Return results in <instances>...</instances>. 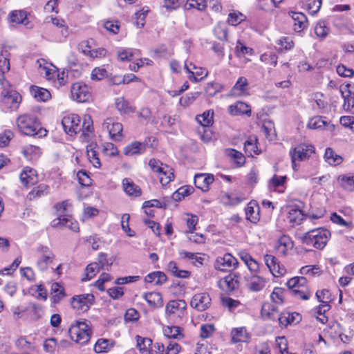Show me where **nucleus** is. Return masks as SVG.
<instances>
[{
	"label": "nucleus",
	"mask_w": 354,
	"mask_h": 354,
	"mask_svg": "<svg viewBox=\"0 0 354 354\" xmlns=\"http://www.w3.org/2000/svg\"><path fill=\"white\" fill-rule=\"evenodd\" d=\"M50 225L53 228L62 229L64 227H68L73 232L79 231L78 223L70 215L66 217H57L51 221Z\"/></svg>",
	"instance_id": "obj_15"
},
{
	"label": "nucleus",
	"mask_w": 354,
	"mask_h": 354,
	"mask_svg": "<svg viewBox=\"0 0 354 354\" xmlns=\"http://www.w3.org/2000/svg\"><path fill=\"white\" fill-rule=\"evenodd\" d=\"M52 299L55 304L59 302L64 297V289L62 285L58 283H53L51 286Z\"/></svg>",
	"instance_id": "obj_46"
},
{
	"label": "nucleus",
	"mask_w": 354,
	"mask_h": 354,
	"mask_svg": "<svg viewBox=\"0 0 354 354\" xmlns=\"http://www.w3.org/2000/svg\"><path fill=\"white\" fill-rule=\"evenodd\" d=\"M341 95L344 99L343 109L349 111L354 106V93L351 90H339Z\"/></svg>",
	"instance_id": "obj_42"
},
{
	"label": "nucleus",
	"mask_w": 354,
	"mask_h": 354,
	"mask_svg": "<svg viewBox=\"0 0 354 354\" xmlns=\"http://www.w3.org/2000/svg\"><path fill=\"white\" fill-rule=\"evenodd\" d=\"M17 125L19 131L26 136H46L47 131L41 127L40 123L35 115L28 113L19 115L17 119Z\"/></svg>",
	"instance_id": "obj_1"
},
{
	"label": "nucleus",
	"mask_w": 354,
	"mask_h": 354,
	"mask_svg": "<svg viewBox=\"0 0 354 354\" xmlns=\"http://www.w3.org/2000/svg\"><path fill=\"white\" fill-rule=\"evenodd\" d=\"M315 152L313 145L300 144L290 151L292 165L294 170H297V161H303L308 159Z\"/></svg>",
	"instance_id": "obj_5"
},
{
	"label": "nucleus",
	"mask_w": 354,
	"mask_h": 354,
	"mask_svg": "<svg viewBox=\"0 0 354 354\" xmlns=\"http://www.w3.org/2000/svg\"><path fill=\"white\" fill-rule=\"evenodd\" d=\"M213 115L214 112L209 110L201 115H198L196 120L201 125V127H209L212 124Z\"/></svg>",
	"instance_id": "obj_47"
},
{
	"label": "nucleus",
	"mask_w": 354,
	"mask_h": 354,
	"mask_svg": "<svg viewBox=\"0 0 354 354\" xmlns=\"http://www.w3.org/2000/svg\"><path fill=\"white\" fill-rule=\"evenodd\" d=\"M244 200L243 197L238 196L234 194H227L225 193L222 196V201L225 205L234 206L240 203H241Z\"/></svg>",
	"instance_id": "obj_55"
},
{
	"label": "nucleus",
	"mask_w": 354,
	"mask_h": 354,
	"mask_svg": "<svg viewBox=\"0 0 354 354\" xmlns=\"http://www.w3.org/2000/svg\"><path fill=\"white\" fill-rule=\"evenodd\" d=\"M286 176H279L274 175L270 180L271 188L279 192H283V185L286 182Z\"/></svg>",
	"instance_id": "obj_53"
},
{
	"label": "nucleus",
	"mask_w": 354,
	"mask_h": 354,
	"mask_svg": "<svg viewBox=\"0 0 354 354\" xmlns=\"http://www.w3.org/2000/svg\"><path fill=\"white\" fill-rule=\"evenodd\" d=\"M184 68L188 73L189 80L193 82H197L203 80L204 77H207L208 74L207 71L198 67L195 71H191V68L187 65V62L185 63Z\"/></svg>",
	"instance_id": "obj_29"
},
{
	"label": "nucleus",
	"mask_w": 354,
	"mask_h": 354,
	"mask_svg": "<svg viewBox=\"0 0 354 354\" xmlns=\"http://www.w3.org/2000/svg\"><path fill=\"white\" fill-rule=\"evenodd\" d=\"M231 336L233 343L248 342L250 339V335L245 327L233 328L231 331Z\"/></svg>",
	"instance_id": "obj_24"
},
{
	"label": "nucleus",
	"mask_w": 354,
	"mask_h": 354,
	"mask_svg": "<svg viewBox=\"0 0 354 354\" xmlns=\"http://www.w3.org/2000/svg\"><path fill=\"white\" fill-rule=\"evenodd\" d=\"M167 281V276L162 272L156 271L148 274L145 278L146 283H152L155 285H162Z\"/></svg>",
	"instance_id": "obj_38"
},
{
	"label": "nucleus",
	"mask_w": 354,
	"mask_h": 354,
	"mask_svg": "<svg viewBox=\"0 0 354 354\" xmlns=\"http://www.w3.org/2000/svg\"><path fill=\"white\" fill-rule=\"evenodd\" d=\"M37 267L41 272L46 271L53 262L55 255L48 247L43 245L37 248Z\"/></svg>",
	"instance_id": "obj_7"
},
{
	"label": "nucleus",
	"mask_w": 354,
	"mask_h": 354,
	"mask_svg": "<svg viewBox=\"0 0 354 354\" xmlns=\"http://www.w3.org/2000/svg\"><path fill=\"white\" fill-rule=\"evenodd\" d=\"M266 280L263 277L252 274L246 279V286L252 292H259L266 286Z\"/></svg>",
	"instance_id": "obj_19"
},
{
	"label": "nucleus",
	"mask_w": 354,
	"mask_h": 354,
	"mask_svg": "<svg viewBox=\"0 0 354 354\" xmlns=\"http://www.w3.org/2000/svg\"><path fill=\"white\" fill-rule=\"evenodd\" d=\"M167 270L174 277L178 278H187L189 277V272L185 270H179L175 261H170L167 265Z\"/></svg>",
	"instance_id": "obj_50"
},
{
	"label": "nucleus",
	"mask_w": 354,
	"mask_h": 354,
	"mask_svg": "<svg viewBox=\"0 0 354 354\" xmlns=\"http://www.w3.org/2000/svg\"><path fill=\"white\" fill-rule=\"evenodd\" d=\"M239 276L236 273H231L221 279L218 282L219 287L226 292H231L239 287Z\"/></svg>",
	"instance_id": "obj_18"
},
{
	"label": "nucleus",
	"mask_w": 354,
	"mask_h": 354,
	"mask_svg": "<svg viewBox=\"0 0 354 354\" xmlns=\"http://www.w3.org/2000/svg\"><path fill=\"white\" fill-rule=\"evenodd\" d=\"M95 145L90 144L86 146L87 157L90 162L95 167L100 168L101 162L98 157L97 151L95 150Z\"/></svg>",
	"instance_id": "obj_41"
},
{
	"label": "nucleus",
	"mask_w": 354,
	"mask_h": 354,
	"mask_svg": "<svg viewBox=\"0 0 354 354\" xmlns=\"http://www.w3.org/2000/svg\"><path fill=\"white\" fill-rule=\"evenodd\" d=\"M115 104L117 110L121 114H129L131 113H133L136 110V108L133 106H132L129 103V102L124 100V97L116 98Z\"/></svg>",
	"instance_id": "obj_36"
},
{
	"label": "nucleus",
	"mask_w": 354,
	"mask_h": 354,
	"mask_svg": "<svg viewBox=\"0 0 354 354\" xmlns=\"http://www.w3.org/2000/svg\"><path fill=\"white\" fill-rule=\"evenodd\" d=\"M22 184L26 186L33 185L38 181L37 174L35 169L29 167L24 168L19 176Z\"/></svg>",
	"instance_id": "obj_20"
},
{
	"label": "nucleus",
	"mask_w": 354,
	"mask_h": 354,
	"mask_svg": "<svg viewBox=\"0 0 354 354\" xmlns=\"http://www.w3.org/2000/svg\"><path fill=\"white\" fill-rule=\"evenodd\" d=\"M100 265L97 262L88 264L85 269V277L83 281H88L94 277L100 270Z\"/></svg>",
	"instance_id": "obj_54"
},
{
	"label": "nucleus",
	"mask_w": 354,
	"mask_h": 354,
	"mask_svg": "<svg viewBox=\"0 0 354 354\" xmlns=\"http://www.w3.org/2000/svg\"><path fill=\"white\" fill-rule=\"evenodd\" d=\"M294 21L293 28L295 32H300L308 26V19L306 16L302 12H292L290 13Z\"/></svg>",
	"instance_id": "obj_21"
},
{
	"label": "nucleus",
	"mask_w": 354,
	"mask_h": 354,
	"mask_svg": "<svg viewBox=\"0 0 354 354\" xmlns=\"http://www.w3.org/2000/svg\"><path fill=\"white\" fill-rule=\"evenodd\" d=\"M325 160L330 165H339L343 161L342 156L337 155L331 148H327L324 153Z\"/></svg>",
	"instance_id": "obj_44"
},
{
	"label": "nucleus",
	"mask_w": 354,
	"mask_h": 354,
	"mask_svg": "<svg viewBox=\"0 0 354 354\" xmlns=\"http://www.w3.org/2000/svg\"><path fill=\"white\" fill-rule=\"evenodd\" d=\"M157 177L159 178L160 183L162 186L167 185L174 178L173 169L168 165L163 167L162 171H161Z\"/></svg>",
	"instance_id": "obj_40"
},
{
	"label": "nucleus",
	"mask_w": 354,
	"mask_h": 354,
	"mask_svg": "<svg viewBox=\"0 0 354 354\" xmlns=\"http://www.w3.org/2000/svg\"><path fill=\"white\" fill-rule=\"evenodd\" d=\"M339 185L347 192H354V174H347L337 177Z\"/></svg>",
	"instance_id": "obj_23"
},
{
	"label": "nucleus",
	"mask_w": 354,
	"mask_h": 354,
	"mask_svg": "<svg viewBox=\"0 0 354 354\" xmlns=\"http://www.w3.org/2000/svg\"><path fill=\"white\" fill-rule=\"evenodd\" d=\"M62 124L65 132L71 136L81 131L82 124L79 115L70 114L62 118Z\"/></svg>",
	"instance_id": "obj_9"
},
{
	"label": "nucleus",
	"mask_w": 354,
	"mask_h": 354,
	"mask_svg": "<svg viewBox=\"0 0 354 354\" xmlns=\"http://www.w3.org/2000/svg\"><path fill=\"white\" fill-rule=\"evenodd\" d=\"M37 64L39 65V73L41 75H44L47 80H51L54 77L55 73H56L54 66L46 63L44 59L38 60Z\"/></svg>",
	"instance_id": "obj_34"
},
{
	"label": "nucleus",
	"mask_w": 354,
	"mask_h": 354,
	"mask_svg": "<svg viewBox=\"0 0 354 354\" xmlns=\"http://www.w3.org/2000/svg\"><path fill=\"white\" fill-rule=\"evenodd\" d=\"M301 317L299 313H282L279 315L278 321L279 324L281 326H286L287 325L294 323L299 322Z\"/></svg>",
	"instance_id": "obj_32"
},
{
	"label": "nucleus",
	"mask_w": 354,
	"mask_h": 354,
	"mask_svg": "<svg viewBox=\"0 0 354 354\" xmlns=\"http://www.w3.org/2000/svg\"><path fill=\"white\" fill-rule=\"evenodd\" d=\"M286 285L291 294L297 299L308 300L311 295L307 279L304 277H292L287 281Z\"/></svg>",
	"instance_id": "obj_3"
},
{
	"label": "nucleus",
	"mask_w": 354,
	"mask_h": 354,
	"mask_svg": "<svg viewBox=\"0 0 354 354\" xmlns=\"http://www.w3.org/2000/svg\"><path fill=\"white\" fill-rule=\"evenodd\" d=\"M102 128L106 129L111 139L114 140H120L122 137V124L118 122H114L111 118H107L102 124Z\"/></svg>",
	"instance_id": "obj_13"
},
{
	"label": "nucleus",
	"mask_w": 354,
	"mask_h": 354,
	"mask_svg": "<svg viewBox=\"0 0 354 354\" xmlns=\"http://www.w3.org/2000/svg\"><path fill=\"white\" fill-rule=\"evenodd\" d=\"M10 56L9 51L6 49H2L0 53V86L4 88L10 86L9 82L4 78V73L10 70Z\"/></svg>",
	"instance_id": "obj_14"
},
{
	"label": "nucleus",
	"mask_w": 354,
	"mask_h": 354,
	"mask_svg": "<svg viewBox=\"0 0 354 354\" xmlns=\"http://www.w3.org/2000/svg\"><path fill=\"white\" fill-rule=\"evenodd\" d=\"M221 303L223 306L227 308L230 311H233L241 304L239 301L233 299L229 297H222Z\"/></svg>",
	"instance_id": "obj_63"
},
{
	"label": "nucleus",
	"mask_w": 354,
	"mask_h": 354,
	"mask_svg": "<svg viewBox=\"0 0 354 354\" xmlns=\"http://www.w3.org/2000/svg\"><path fill=\"white\" fill-rule=\"evenodd\" d=\"M21 101V96L17 90H2L0 103L3 109H17Z\"/></svg>",
	"instance_id": "obj_6"
},
{
	"label": "nucleus",
	"mask_w": 354,
	"mask_h": 354,
	"mask_svg": "<svg viewBox=\"0 0 354 354\" xmlns=\"http://www.w3.org/2000/svg\"><path fill=\"white\" fill-rule=\"evenodd\" d=\"M253 49L246 46L240 40L237 41L235 48V53L238 57H244L245 55H252Z\"/></svg>",
	"instance_id": "obj_59"
},
{
	"label": "nucleus",
	"mask_w": 354,
	"mask_h": 354,
	"mask_svg": "<svg viewBox=\"0 0 354 354\" xmlns=\"http://www.w3.org/2000/svg\"><path fill=\"white\" fill-rule=\"evenodd\" d=\"M71 207V203L68 200L58 203L55 205L57 214L58 217H66L68 216V208Z\"/></svg>",
	"instance_id": "obj_62"
},
{
	"label": "nucleus",
	"mask_w": 354,
	"mask_h": 354,
	"mask_svg": "<svg viewBox=\"0 0 354 354\" xmlns=\"http://www.w3.org/2000/svg\"><path fill=\"white\" fill-rule=\"evenodd\" d=\"M122 186L124 191L129 196H139L141 195V189L131 178H127L123 179Z\"/></svg>",
	"instance_id": "obj_26"
},
{
	"label": "nucleus",
	"mask_w": 354,
	"mask_h": 354,
	"mask_svg": "<svg viewBox=\"0 0 354 354\" xmlns=\"http://www.w3.org/2000/svg\"><path fill=\"white\" fill-rule=\"evenodd\" d=\"M137 348L141 354H149V348L152 344L151 339L136 336Z\"/></svg>",
	"instance_id": "obj_49"
},
{
	"label": "nucleus",
	"mask_w": 354,
	"mask_h": 354,
	"mask_svg": "<svg viewBox=\"0 0 354 354\" xmlns=\"http://www.w3.org/2000/svg\"><path fill=\"white\" fill-rule=\"evenodd\" d=\"M263 259L266 266L274 277L283 276L286 273L285 266L281 264L275 257L266 254L263 257Z\"/></svg>",
	"instance_id": "obj_12"
},
{
	"label": "nucleus",
	"mask_w": 354,
	"mask_h": 354,
	"mask_svg": "<svg viewBox=\"0 0 354 354\" xmlns=\"http://www.w3.org/2000/svg\"><path fill=\"white\" fill-rule=\"evenodd\" d=\"M112 346L109 339H100L94 346V351L97 353L108 352Z\"/></svg>",
	"instance_id": "obj_58"
},
{
	"label": "nucleus",
	"mask_w": 354,
	"mask_h": 354,
	"mask_svg": "<svg viewBox=\"0 0 354 354\" xmlns=\"http://www.w3.org/2000/svg\"><path fill=\"white\" fill-rule=\"evenodd\" d=\"M330 237V232L324 227L315 228L308 231L301 238L303 244L318 250H322Z\"/></svg>",
	"instance_id": "obj_2"
},
{
	"label": "nucleus",
	"mask_w": 354,
	"mask_h": 354,
	"mask_svg": "<svg viewBox=\"0 0 354 354\" xmlns=\"http://www.w3.org/2000/svg\"><path fill=\"white\" fill-rule=\"evenodd\" d=\"M94 302L92 294H83L74 296L71 300V306L79 313L86 312Z\"/></svg>",
	"instance_id": "obj_8"
},
{
	"label": "nucleus",
	"mask_w": 354,
	"mask_h": 354,
	"mask_svg": "<svg viewBox=\"0 0 354 354\" xmlns=\"http://www.w3.org/2000/svg\"><path fill=\"white\" fill-rule=\"evenodd\" d=\"M179 256L183 259L190 260L194 266H198L203 265L204 261V254L201 253H193L185 250L179 252Z\"/></svg>",
	"instance_id": "obj_25"
},
{
	"label": "nucleus",
	"mask_w": 354,
	"mask_h": 354,
	"mask_svg": "<svg viewBox=\"0 0 354 354\" xmlns=\"http://www.w3.org/2000/svg\"><path fill=\"white\" fill-rule=\"evenodd\" d=\"M261 316L264 319L275 320L278 319L279 313L274 304L265 303L261 308Z\"/></svg>",
	"instance_id": "obj_35"
},
{
	"label": "nucleus",
	"mask_w": 354,
	"mask_h": 354,
	"mask_svg": "<svg viewBox=\"0 0 354 354\" xmlns=\"http://www.w3.org/2000/svg\"><path fill=\"white\" fill-rule=\"evenodd\" d=\"M237 265V259L231 254L226 253L223 256L218 257L214 266L216 270L227 271L234 269Z\"/></svg>",
	"instance_id": "obj_11"
},
{
	"label": "nucleus",
	"mask_w": 354,
	"mask_h": 354,
	"mask_svg": "<svg viewBox=\"0 0 354 354\" xmlns=\"http://www.w3.org/2000/svg\"><path fill=\"white\" fill-rule=\"evenodd\" d=\"M328 124L321 116H315L309 120L307 127L310 129H320Z\"/></svg>",
	"instance_id": "obj_61"
},
{
	"label": "nucleus",
	"mask_w": 354,
	"mask_h": 354,
	"mask_svg": "<svg viewBox=\"0 0 354 354\" xmlns=\"http://www.w3.org/2000/svg\"><path fill=\"white\" fill-rule=\"evenodd\" d=\"M287 219L292 225H299L304 219V214L299 209L290 208L288 212Z\"/></svg>",
	"instance_id": "obj_43"
},
{
	"label": "nucleus",
	"mask_w": 354,
	"mask_h": 354,
	"mask_svg": "<svg viewBox=\"0 0 354 354\" xmlns=\"http://www.w3.org/2000/svg\"><path fill=\"white\" fill-rule=\"evenodd\" d=\"M194 191V189L192 186H182L173 194L172 198L176 201H180L185 196L190 195Z\"/></svg>",
	"instance_id": "obj_48"
},
{
	"label": "nucleus",
	"mask_w": 354,
	"mask_h": 354,
	"mask_svg": "<svg viewBox=\"0 0 354 354\" xmlns=\"http://www.w3.org/2000/svg\"><path fill=\"white\" fill-rule=\"evenodd\" d=\"M277 44L279 51L290 50L294 46L292 40L288 37H283L278 39Z\"/></svg>",
	"instance_id": "obj_64"
},
{
	"label": "nucleus",
	"mask_w": 354,
	"mask_h": 354,
	"mask_svg": "<svg viewBox=\"0 0 354 354\" xmlns=\"http://www.w3.org/2000/svg\"><path fill=\"white\" fill-rule=\"evenodd\" d=\"M49 187L46 184H40L34 187L27 195V198L30 201L35 200L43 196L48 194Z\"/></svg>",
	"instance_id": "obj_39"
},
{
	"label": "nucleus",
	"mask_w": 354,
	"mask_h": 354,
	"mask_svg": "<svg viewBox=\"0 0 354 354\" xmlns=\"http://www.w3.org/2000/svg\"><path fill=\"white\" fill-rule=\"evenodd\" d=\"M71 339L80 344H86L91 337V330L86 321H76L68 330Z\"/></svg>",
	"instance_id": "obj_4"
},
{
	"label": "nucleus",
	"mask_w": 354,
	"mask_h": 354,
	"mask_svg": "<svg viewBox=\"0 0 354 354\" xmlns=\"http://www.w3.org/2000/svg\"><path fill=\"white\" fill-rule=\"evenodd\" d=\"M239 257L245 263L251 272H257L259 270V263L249 253L244 250L239 252Z\"/></svg>",
	"instance_id": "obj_30"
},
{
	"label": "nucleus",
	"mask_w": 354,
	"mask_h": 354,
	"mask_svg": "<svg viewBox=\"0 0 354 354\" xmlns=\"http://www.w3.org/2000/svg\"><path fill=\"white\" fill-rule=\"evenodd\" d=\"M71 97L77 102L85 103L92 99V95L88 90H71Z\"/></svg>",
	"instance_id": "obj_33"
},
{
	"label": "nucleus",
	"mask_w": 354,
	"mask_h": 354,
	"mask_svg": "<svg viewBox=\"0 0 354 354\" xmlns=\"http://www.w3.org/2000/svg\"><path fill=\"white\" fill-rule=\"evenodd\" d=\"M205 8L206 2L205 0H187L185 5V9L186 10L196 9L202 11L204 10Z\"/></svg>",
	"instance_id": "obj_56"
},
{
	"label": "nucleus",
	"mask_w": 354,
	"mask_h": 354,
	"mask_svg": "<svg viewBox=\"0 0 354 354\" xmlns=\"http://www.w3.org/2000/svg\"><path fill=\"white\" fill-rule=\"evenodd\" d=\"M9 17L11 23L17 24H22L29 28L32 27L31 26H29V21L27 19V15L25 11L14 10L10 13Z\"/></svg>",
	"instance_id": "obj_27"
},
{
	"label": "nucleus",
	"mask_w": 354,
	"mask_h": 354,
	"mask_svg": "<svg viewBox=\"0 0 354 354\" xmlns=\"http://www.w3.org/2000/svg\"><path fill=\"white\" fill-rule=\"evenodd\" d=\"M293 246L294 243L290 237L283 235L278 241L277 250L280 254L286 255L293 248Z\"/></svg>",
	"instance_id": "obj_31"
},
{
	"label": "nucleus",
	"mask_w": 354,
	"mask_h": 354,
	"mask_svg": "<svg viewBox=\"0 0 354 354\" xmlns=\"http://www.w3.org/2000/svg\"><path fill=\"white\" fill-rule=\"evenodd\" d=\"M259 207L254 203H249L245 208V215L247 220L256 223L259 221Z\"/></svg>",
	"instance_id": "obj_37"
},
{
	"label": "nucleus",
	"mask_w": 354,
	"mask_h": 354,
	"mask_svg": "<svg viewBox=\"0 0 354 354\" xmlns=\"http://www.w3.org/2000/svg\"><path fill=\"white\" fill-rule=\"evenodd\" d=\"M30 93L37 102H46L51 98L49 90H30Z\"/></svg>",
	"instance_id": "obj_60"
},
{
	"label": "nucleus",
	"mask_w": 354,
	"mask_h": 354,
	"mask_svg": "<svg viewBox=\"0 0 354 354\" xmlns=\"http://www.w3.org/2000/svg\"><path fill=\"white\" fill-rule=\"evenodd\" d=\"M257 139L256 137H250L244 144L245 152L250 156L253 154H258V148L257 147Z\"/></svg>",
	"instance_id": "obj_52"
},
{
	"label": "nucleus",
	"mask_w": 354,
	"mask_h": 354,
	"mask_svg": "<svg viewBox=\"0 0 354 354\" xmlns=\"http://www.w3.org/2000/svg\"><path fill=\"white\" fill-rule=\"evenodd\" d=\"M22 153L26 159L29 160H32L38 158L41 151V149L39 147L34 145H28L24 148Z\"/></svg>",
	"instance_id": "obj_45"
},
{
	"label": "nucleus",
	"mask_w": 354,
	"mask_h": 354,
	"mask_svg": "<svg viewBox=\"0 0 354 354\" xmlns=\"http://www.w3.org/2000/svg\"><path fill=\"white\" fill-rule=\"evenodd\" d=\"M147 149V145L138 141L132 142L127 145L123 150L126 156H132L143 153Z\"/></svg>",
	"instance_id": "obj_22"
},
{
	"label": "nucleus",
	"mask_w": 354,
	"mask_h": 354,
	"mask_svg": "<svg viewBox=\"0 0 354 354\" xmlns=\"http://www.w3.org/2000/svg\"><path fill=\"white\" fill-rule=\"evenodd\" d=\"M114 261L113 257L108 258L106 253L100 252L98 254V262H97L101 270H109Z\"/></svg>",
	"instance_id": "obj_57"
},
{
	"label": "nucleus",
	"mask_w": 354,
	"mask_h": 354,
	"mask_svg": "<svg viewBox=\"0 0 354 354\" xmlns=\"http://www.w3.org/2000/svg\"><path fill=\"white\" fill-rule=\"evenodd\" d=\"M165 336L168 338L178 339L183 337L180 332V328L174 326H165L162 328Z\"/></svg>",
	"instance_id": "obj_51"
},
{
	"label": "nucleus",
	"mask_w": 354,
	"mask_h": 354,
	"mask_svg": "<svg viewBox=\"0 0 354 354\" xmlns=\"http://www.w3.org/2000/svg\"><path fill=\"white\" fill-rule=\"evenodd\" d=\"M187 308V303L185 300L178 299L170 301L165 308V313L167 316L177 315L178 317L183 316Z\"/></svg>",
	"instance_id": "obj_16"
},
{
	"label": "nucleus",
	"mask_w": 354,
	"mask_h": 354,
	"mask_svg": "<svg viewBox=\"0 0 354 354\" xmlns=\"http://www.w3.org/2000/svg\"><path fill=\"white\" fill-rule=\"evenodd\" d=\"M214 181V176L211 174H196L194 176V185L196 188L206 192L209 189V185Z\"/></svg>",
	"instance_id": "obj_17"
},
{
	"label": "nucleus",
	"mask_w": 354,
	"mask_h": 354,
	"mask_svg": "<svg viewBox=\"0 0 354 354\" xmlns=\"http://www.w3.org/2000/svg\"><path fill=\"white\" fill-rule=\"evenodd\" d=\"M211 304L212 299L207 292L196 293L190 301V306L200 312L208 309Z\"/></svg>",
	"instance_id": "obj_10"
},
{
	"label": "nucleus",
	"mask_w": 354,
	"mask_h": 354,
	"mask_svg": "<svg viewBox=\"0 0 354 354\" xmlns=\"http://www.w3.org/2000/svg\"><path fill=\"white\" fill-rule=\"evenodd\" d=\"M143 298L149 306L153 308H160L163 306V300L160 293L158 292H150L145 293Z\"/></svg>",
	"instance_id": "obj_28"
}]
</instances>
